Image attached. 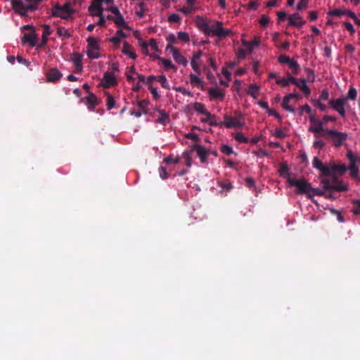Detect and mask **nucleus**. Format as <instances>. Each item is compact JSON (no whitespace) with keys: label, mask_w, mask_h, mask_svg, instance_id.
I'll return each mask as SVG.
<instances>
[{"label":"nucleus","mask_w":360,"mask_h":360,"mask_svg":"<svg viewBox=\"0 0 360 360\" xmlns=\"http://www.w3.org/2000/svg\"><path fill=\"white\" fill-rule=\"evenodd\" d=\"M333 175L330 178H323L321 180L323 188L326 191L334 190L338 192L347 191L348 187L346 185L342 184L336 176V174H344L347 170V166L345 164L333 165Z\"/></svg>","instance_id":"nucleus-1"},{"label":"nucleus","mask_w":360,"mask_h":360,"mask_svg":"<svg viewBox=\"0 0 360 360\" xmlns=\"http://www.w3.org/2000/svg\"><path fill=\"white\" fill-rule=\"evenodd\" d=\"M325 136L328 140L332 142L335 148L341 147L348 138V134L345 132L328 129L325 131Z\"/></svg>","instance_id":"nucleus-2"},{"label":"nucleus","mask_w":360,"mask_h":360,"mask_svg":"<svg viewBox=\"0 0 360 360\" xmlns=\"http://www.w3.org/2000/svg\"><path fill=\"white\" fill-rule=\"evenodd\" d=\"M288 182L290 186L297 187L298 194H306L308 198H311L310 190L312 187L304 179H296L288 177Z\"/></svg>","instance_id":"nucleus-3"},{"label":"nucleus","mask_w":360,"mask_h":360,"mask_svg":"<svg viewBox=\"0 0 360 360\" xmlns=\"http://www.w3.org/2000/svg\"><path fill=\"white\" fill-rule=\"evenodd\" d=\"M207 33H210V35L212 36H216L223 39L230 36L231 34V30L224 28L222 22L217 21L212 24H209Z\"/></svg>","instance_id":"nucleus-4"},{"label":"nucleus","mask_w":360,"mask_h":360,"mask_svg":"<svg viewBox=\"0 0 360 360\" xmlns=\"http://www.w3.org/2000/svg\"><path fill=\"white\" fill-rule=\"evenodd\" d=\"M72 13L70 5L68 3L63 6L56 5L52 9L51 15L53 17H60L66 19L68 15Z\"/></svg>","instance_id":"nucleus-5"},{"label":"nucleus","mask_w":360,"mask_h":360,"mask_svg":"<svg viewBox=\"0 0 360 360\" xmlns=\"http://www.w3.org/2000/svg\"><path fill=\"white\" fill-rule=\"evenodd\" d=\"M345 99L343 98H339L337 99H332L329 101V104L330 106L337 111L339 115L345 118L346 116L345 109Z\"/></svg>","instance_id":"nucleus-6"},{"label":"nucleus","mask_w":360,"mask_h":360,"mask_svg":"<svg viewBox=\"0 0 360 360\" xmlns=\"http://www.w3.org/2000/svg\"><path fill=\"white\" fill-rule=\"evenodd\" d=\"M291 83L295 84L299 88L304 94L306 97H308L311 94V89L307 84V79L304 78L297 79L295 77H290Z\"/></svg>","instance_id":"nucleus-7"},{"label":"nucleus","mask_w":360,"mask_h":360,"mask_svg":"<svg viewBox=\"0 0 360 360\" xmlns=\"http://www.w3.org/2000/svg\"><path fill=\"white\" fill-rule=\"evenodd\" d=\"M225 121L221 122L223 126H225L228 129L231 128H240L243 126V123L236 117H231L227 115H224Z\"/></svg>","instance_id":"nucleus-8"},{"label":"nucleus","mask_w":360,"mask_h":360,"mask_svg":"<svg viewBox=\"0 0 360 360\" xmlns=\"http://www.w3.org/2000/svg\"><path fill=\"white\" fill-rule=\"evenodd\" d=\"M167 50H170L174 60L181 65L186 66L188 63L187 59L181 54L179 50L172 45H167Z\"/></svg>","instance_id":"nucleus-9"},{"label":"nucleus","mask_w":360,"mask_h":360,"mask_svg":"<svg viewBox=\"0 0 360 360\" xmlns=\"http://www.w3.org/2000/svg\"><path fill=\"white\" fill-rule=\"evenodd\" d=\"M46 76L47 82H56L61 79L63 74L56 68H53L47 71Z\"/></svg>","instance_id":"nucleus-10"},{"label":"nucleus","mask_w":360,"mask_h":360,"mask_svg":"<svg viewBox=\"0 0 360 360\" xmlns=\"http://www.w3.org/2000/svg\"><path fill=\"white\" fill-rule=\"evenodd\" d=\"M192 151H195L197 155L200 158V161L202 163H205L207 161L208 152L206 148L201 145H194L192 148Z\"/></svg>","instance_id":"nucleus-11"},{"label":"nucleus","mask_w":360,"mask_h":360,"mask_svg":"<svg viewBox=\"0 0 360 360\" xmlns=\"http://www.w3.org/2000/svg\"><path fill=\"white\" fill-rule=\"evenodd\" d=\"M102 84L104 88L115 86L117 84L115 77L110 72H106L102 79Z\"/></svg>","instance_id":"nucleus-12"},{"label":"nucleus","mask_w":360,"mask_h":360,"mask_svg":"<svg viewBox=\"0 0 360 360\" xmlns=\"http://www.w3.org/2000/svg\"><path fill=\"white\" fill-rule=\"evenodd\" d=\"M288 24L290 26H295L300 28L305 24V21L302 20V17L298 13H295L288 17Z\"/></svg>","instance_id":"nucleus-13"},{"label":"nucleus","mask_w":360,"mask_h":360,"mask_svg":"<svg viewBox=\"0 0 360 360\" xmlns=\"http://www.w3.org/2000/svg\"><path fill=\"white\" fill-rule=\"evenodd\" d=\"M11 6L16 13L25 15V5L21 0H11Z\"/></svg>","instance_id":"nucleus-14"},{"label":"nucleus","mask_w":360,"mask_h":360,"mask_svg":"<svg viewBox=\"0 0 360 360\" xmlns=\"http://www.w3.org/2000/svg\"><path fill=\"white\" fill-rule=\"evenodd\" d=\"M37 40V35L34 33H25L22 38V44H29L30 46L33 47L36 45Z\"/></svg>","instance_id":"nucleus-15"},{"label":"nucleus","mask_w":360,"mask_h":360,"mask_svg":"<svg viewBox=\"0 0 360 360\" xmlns=\"http://www.w3.org/2000/svg\"><path fill=\"white\" fill-rule=\"evenodd\" d=\"M114 18V22L117 27L124 28L126 30H130L129 26L126 23L124 18L121 14V13L116 15Z\"/></svg>","instance_id":"nucleus-16"},{"label":"nucleus","mask_w":360,"mask_h":360,"mask_svg":"<svg viewBox=\"0 0 360 360\" xmlns=\"http://www.w3.org/2000/svg\"><path fill=\"white\" fill-rule=\"evenodd\" d=\"M141 46L142 47L143 51L145 53H146L148 51V46H150L151 50H153L154 51H158L157 42H156L155 39H150L148 44L146 41H143L141 43Z\"/></svg>","instance_id":"nucleus-17"},{"label":"nucleus","mask_w":360,"mask_h":360,"mask_svg":"<svg viewBox=\"0 0 360 360\" xmlns=\"http://www.w3.org/2000/svg\"><path fill=\"white\" fill-rule=\"evenodd\" d=\"M122 52L125 55H128L132 59L136 58V54L133 51L132 46L127 41H124L123 43Z\"/></svg>","instance_id":"nucleus-18"},{"label":"nucleus","mask_w":360,"mask_h":360,"mask_svg":"<svg viewBox=\"0 0 360 360\" xmlns=\"http://www.w3.org/2000/svg\"><path fill=\"white\" fill-rule=\"evenodd\" d=\"M287 77H278L276 80V83L278 85H280L282 87H286L290 85L291 83V80L290 79V77H293V76L288 72H286Z\"/></svg>","instance_id":"nucleus-19"},{"label":"nucleus","mask_w":360,"mask_h":360,"mask_svg":"<svg viewBox=\"0 0 360 360\" xmlns=\"http://www.w3.org/2000/svg\"><path fill=\"white\" fill-rule=\"evenodd\" d=\"M196 23L198 27L204 32L207 36H210V33H207L209 24L202 18L198 17Z\"/></svg>","instance_id":"nucleus-20"},{"label":"nucleus","mask_w":360,"mask_h":360,"mask_svg":"<svg viewBox=\"0 0 360 360\" xmlns=\"http://www.w3.org/2000/svg\"><path fill=\"white\" fill-rule=\"evenodd\" d=\"M103 0H94L91 5L89 7V11L93 13V11H96V12L103 11V8H102V3Z\"/></svg>","instance_id":"nucleus-21"},{"label":"nucleus","mask_w":360,"mask_h":360,"mask_svg":"<svg viewBox=\"0 0 360 360\" xmlns=\"http://www.w3.org/2000/svg\"><path fill=\"white\" fill-rule=\"evenodd\" d=\"M86 105L90 110H94L95 107L98 105L97 98L95 94H90L89 96L86 98Z\"/></svg>","instance_id":"nucleus-22"},{"label":"nucleus","mask_w":360,"mask_h":360,"mask_svg":"<svg viewBox=\"0 0 360 360\" xmlns=\"http://www.w3.org/2000/svg\"><path fill=\"white\" fill-rule=\"evenodd\" d=\"M320 171L325 178H330L333 175V165L324 164Z\"/></svg>","instance_id":"nucleus-23"},{"label":"nucleus","mask_w":360,"mask_h":360,"mask_svg":"<svg viewBox=\"0 0 360 360\" xmlns=\"http://www.w3.org/2000/svg\"><path fill=\"white\" fill-rule=\"evenodd\" d=\"M194 110L200 114L211 117V113L205 108V105L201 103H195Z\"/></svg>","instance_id":"nucleus-24"},{"label":"nucleus","mask_w":360,"mask_h":360,"mask_svg":"<svg viewBox=\"0 0 360 360\" xmlns=\"http://www.w3.org/2000/svg\"><path fill=\"white\" fill-rule=\"evenodd\" d=\"M259 87L256 84H251L248 87L247 91L248 94L250 95L253 98H257L258 96Z\"/></svg>","instance_id":"nucleus-25"},{"label":"nucleus","mask_w":360,"mask_h":360,"mask_svg":"<svg viewBox=\"0 0 360 360\" xmlns=\"http://www.w3.org/2000/svg\"><path fill=\"white\" fill-rule=\"evenodd\" d=\"M259 44V40L255 38L251 41H243V45L245 46L250 52H251L255 47L257 46Z\"/></svg>","instance_id":"nucleus-26"},{"label":"nucleus","mask_w":360,"mask_h":360,"mask_svg":"<svg viewBox=\"0 0 360 360\" xmlns=\"http://www.w3.org/2000/svg\"><path fill=\"white\" fill-rule=\"evenodd\" d=\"M88 42L87 49L98 50L99 46L97 44L98 40L93 37H89L86 39Z\"/></svg>","instance_id":"nucleus-27"},{"label":"nucleus","mask_w":360,"mask_h":360,"mask_svg":"<svg viewBox=\"0 0 360 360\" xmlns=\"http://www.w3.org/2000/svg\"><path fill=\"white\" fill-rule=\"evenodd\" d=\"M71 60L75 67L80 68L82 64V56L79 53L75 52L71 55Z\"/></svg>","instance_id":"nucleus-28"},{"label":"nucleus","mask_w":360,"mask_h":360,"mask_svg":"<svg viewBox=\"0 0 360 360\" xmlns=\"http://www.w3.org/2000/svg\"><path fill=\"white\" fill-rule=\"evenodd\" d=\"M288 65L292 70L293 74L298 75L300 73L301 68L299 63L296 60L291 59Z\"/></svg>","instance_id":"nucleus-29"},{"label":"nucleus","mask_w":360,"mask_h":360,"mask_svg":"<svg viewBox=\"0 0 360 360\" xmlns=\"http://www.w3.org/2000/svg\"><path fill=\"white\" fill-rule=\"evenodd\" d=\"M208 94H210V96H212L214 98L222 99L224 96L223 92L220 89H215V88H210L208 90Z\"/></svg>","instance_id":"nucleus-30"},{"label":"nucleus","mask_w":360,"mask_h":360,"mask_svg":"<svg viewBox=\"0 0 360 360\" xmlns=\"http://www.w3.org/2000/svg\"><path fill=\"white\" fill-rule=\"evenodd\" d=\"M158 111L160 114V117L158 118L156 122L163 125H166L169 121V115L162 110H158Z\"/></svg>","instance_id":"nucleus-31"},{"label":"nucleus","mask_w":360,"mask_h":360,"mask_svg":"<svg viewBox=\"0 0 360 360\" xmlns=\"http://www.w3.org/2000/svg\"><path fill=\"white\" fill-rule=\"evenodd\" d=\"M290 101V100L287 96H284L281 106L284 110L295 113V109L289 105Z\"/></svg>","instance_id":"nucleus-32"},{"label":"nucleus","mask_w":360,"mask_h":360,"mask_svg":"<svg viewBox=\"0 0 360 360\" xmlns=\"http://www.w3.org/2000/svg\"><path fill=\"white\" fill-rule=\"evenodd\" d=\"M314 127H310L309 131L313 133L323 132L325 134L326 129L323 127L322 122H316Z\"/></svg>","instance_id":"nucleus-33"},{"label":"nucleus","mask_w":360,"mask_h":360,"mask_svg":"<svg viewBox=\"0 0 360 360\" xmlns=\"http://www.w3.org/2000/svg\"><path fill=\"white\" fill-rule=\"evenodd\" d=\"M91 15L93 16L99 17V20L97 22V25L100 27H105V17L104 16L103 12L100 11L99 12L92 13Z\"/></svg>","instance_id":"nucleus-34"},{"label":"nucleus","mask_w":360,"mask_h":360,"mask_svg":"<svg viewBox=\"0 0 360 360\" xmlns=\"http://www.w3.org/2000/svg\"><path fill=\"white\" fill-rule=\"evenodd\" d=\"M357 96V91L356 89L354 87H350L347 95L346 97H344L343 98L345 99V101L348 100H355Z\"/></svg>","instance_id":"nucleus-35"},{"label":"nucleus","mask_w":360,"mask_h":360,"mask_svg":"<svg viewBox=\"0 0 360 360\" xmlns=\"http://www.w3.org/2000/svg\"><path fill=\"white\" fill-rule=\"evenodd\" d=\"M191 84L194 86H198L202 84V80L194 74L190 75Z\"/></svg>","instance_id":"nucleus-36"},{"label":"nucleus","mask_w":360,"mask_h":360,"mask_svg":"<svg viewBox=\"0 0 360 360\" xmlns=\"http://www.w3.org/2000/svg\"><path fill=\"white\" fill-rule=\"evenodd\" d=\"M289 169H288V167L286 164H282L281 165V167L279 169V174H280V176L284 177V178H287V179H288L289 176Z\"/></svg>","instance_id":"nucleus-37"},{"label":"nucleus","mask_w":360,"mask_h":360,"mask_svg":"<svg viewBox=\"0 0 360 360\" xmlns=\"http://www.w3.org/2000/svg\"><path fill=\"white\" fill-rule=\"evenodd\" d=\"M106 96L107 109L110 110L115 107V102L113 96L111 94H110L109 93H106Z\"/></svg>","instance_id":"nucleus-38"},{"label":"nucleus","mask_w":360,"mask_h":360,"mask_svg":"<svg viewBox=\"0 0 360 360\" xmlns=\"http://www.w3.org/2000/svg\"><path fill=\"white\" fill-rule=\"evenodd\" d=\"M157 81H158L160 83L161 86L164 89H170L169 83L167 82V79L165 75L157 76Z\"/></svg>","instance_id":"nucleus-39"},{"label":"nucleus","mask_w":360,"mask_h":360,"mask_svg":"<svg viewBox=\"0 0 360 360\" xmlns=\"http://www.w3.org/2000/svg\"><path fill=\"white\" fill-rule=\"evenodd\" d=\"M57 34L60 37H64L67 39H68L71 37V34L69 33V32L65 27H58Z\"/></svg>","instance_id":"nucleus-40"},{"label":"nucleus","mask_w":360,"mask_h":360,"mask_svg":"<svg viewBox=\"0 0 360 360\" xmlns=\"http://www.w3.org/2000/svg\"><path fill=\"white\" fill-rule=\"evenodd\" d=\"M352 205H353V208H352V211L354 213V214H355V215L360 214V200H353Z\"/></svg>","instance_id":"nucleus-41"},{"label":"nucleus","mask_w":360,"mask_h":360,"mask_svg":"<svg viewBox=\"0 0 360 360\" xmlns=\"http://www.w3.org/2000/svg\"><path fill=\"white\" fill-rule=\"evenodd\" d=\"M157 58L160 59L164 67L169 70L174 68V65L172 64V62L169 59L162 58L160 57H157Z\"/></svg>","instance_id":"nucleus-42"},{"label":"nucleus","mask_w":360,"mask_h":360,"mask_svg":"<svg viewBox=\"0 0 360 360\" xmlns=\"http://www.w3.org/2000/svg\"><path fill=\"white\" fill-rule=\"evenodd\" d=\"M235 139L240 143H248L249 139L245 137L241 132H237L234 136Z\"/></svg>","instance_id":"nucleus-43"},{"label":"nucleus","mask_w":360,"mask_h":360,"mask_svg":"<svg viewBox=\"0 0 360 360\" xmlns=\"http://www.w3.org/2000/svg\"><path fill=\"white\" fill-rule=\"evenodd\" d=\"M180 161V158L179 157L174 158L172 155H169L164 159V162L169 164H176Z\"/></svg>","instance_id":"nucleus-44"},{"label":"nucleus","mask_w":360,"mask_h":360,"mask_svg":"<svg viewBox=\"0 0 360 360\" xmlns=\"http://www.w3.org/2000/svg\"><path fill=\"white\" fill-rule=\"evenodd\" d=\"M221 151L227 155H231L234 153L233 148L229 145H222L221 147Z\"/></svg>","instance_id":"nucleus-45"},{"label":"nucleus","mask_w":360,"mask_h":360,"mask_svg":"<svg viewBox=\"0 0 360 360\" xmlns=\"http://www.w3.org/2000/svg\"><path fill=\"white\" fill-rule=\"evenodd\" d=\"M347 158L350 162V164H356V162L359 160L358 157L353 153L352 150L347 151Z\"/></svg>","instance_id":"nucleus-46"},{"label":"nucleus","mask_w":360,"mask_h":360,"mask_svg":"<svg viewBox=\"0 0 360 360\" xmlns=\"http://www.w3.org/2000/svg\"><path fill=\"white\" fill-rule=\"evenodd\" d=\"M348 169L349 170L350 175L353 178H356L358 176L359 169L356 166V164H350V165H349Z\"/></svg>","instance_id":"nucleus-47"},{"label":"nucleus","mask_w":360,"mask_h":360,"mask_svg":"<svg viewBox=\"0 0 360 360\" xmlns=\"http://www.w3.org/2000/svg\"><path fill=\"white\" fill-rule=\"evenodd\" d=\"M86 54L91 59H96L100 57V54L98 52V50L87 49Z\"/></svg>","instance_id":"nucleus-48"},{"label":"nucleus","mask_w":360,"mask_h":360,"mask_svg":"<svg viewBox=\"0 0 360 360\" xmlns=\"http://www.w3.org/2000/svg\"><path fill=\"white\" fill-rule=\"evenodd\" d=\"M178 39L184 42H188L190 41L189 35L185 32H179L177 34Z\"/></svg>","instance_id":"nucleus-49"},{"label":"nucleus","mask_w":360,"mask_h":360,"mask_svg":"<svg viewBox=\"0 0 360 360\" xmlns=\"http://www.w3.org/2000/svg\"><path fill=\"white\" fill-rule=\"evenodd\" d=\"M312 103L314 106L317 107L321 111H326L327 109V107L325 104L322 103L320 100H313Z\"/></svg>","instance_id":"nucleus-50"},{"label":"nucleus","mask_w":360,"mask_h":360,"mask_svg":"<svg viewBox=\"0 0 360 360\" xmlns=\"http://www.w3.org/2000/svg\"><path fill=\"white\" fill-rule=\"evenodd\" d=\"M208 118H210L209 124L212 127L215 126H223V124L221 122H217V117L214 115L211 114V117L208 116Z\"/></svg>","instance_id":"nucleus-51"},{"label":"nucleus","mask_w":360,"mask_h":360,"mask_svg":"<svg viewBox=\"0 0 360 360\" xmlns=\"http://www.w3.org/2000/svg\"><path fill=\"white\" fill-rule=\"evenodd\" d=\"M291 58L289 56H287L285 54H281L278 58V61L281 64H288L289 62H290Z\"/></svg>","instance_id":"nucleus-52"},{"label":"nucleus","mask_w":360,"mask_h":360,"mask_svg":"<svg viewBox=\"0 0 360 360\" xmlns=\"http://www.w3.org/2000/svg\"><path fill=\"white\" fill-rule=\"evenodd\" d=\"M312 165L314 168L321 170L324 164L317 157H314Z\"/></svg>","instance_id":"nucleus-53"},{"label":"nucleus","mask_w":360,"mask_h":360,"mask_svg":"<svg viewBox=\"0 0 360 360\" xmlns=\"http://www.w3.org/2000/svg\"><path fill=\"white\" fill-rule=\"evenodd\" d=\"M328 14L331 16L341 17L342 15H345V10L333 9L330 11Z\"/></svg>","instance_id":"nucleus-54"},{"label":"nucleus","mask_w":360,"mask_h":360,"mask_svg":"<svg viewBox=\"0 0 360 360\" xmlns=\"http://www.w3.org/2000/svg\"><path fill=\"white\" fill-rule=\"evenodd\" d=\"M181 20V18L179 14L173 13L168 17V21L169 22L176 23Z\"/></svg>","instance_id":"nucleus-55"},{"label":"nucleus","mask_w":360,"mask_h":360,"mask_svg":"<svg viewBox=\"0 0 360 360\" xmlns=\"http://www.w3.org/2000/svg\"><path fill=\"white\" fill-rule=\"evenodd\" d=\"M305 70L307 73V80L314 82L315 80V75L314 70L310 68H306Z\"/></svg>","instance_id":"nucleus-56"},{"label":"nucleus","mask_w":360,"mask_h":360,"mask_svg":"<svg viewBox=\"0 0 360 360\" xmlns=\"http://www.w3.org/2000/svg\"><path fill=\"white\" fill-rule=\"evenodd\" d=\"M270 21V19L268 16L266 15H262L260 19H259V24L262 27H266Z\"/></svg>","instance_id":"nucleus-57"},{"label":"nucleus","mask_w":360,"mask_h":360,"mask_svg":"<svg viewBox=\"0 0 360 360\" xmlns=\"http://www.w3.org/2000/svg\"><path fill=\"white\" fill-rule=\"evenodd\" d=\"M274 136H275L278 139H284L286 136V134L283 132L281 129H276Z\"/></svg>","instance_id":"nucleus-58"},{"label":"nucleus","mask_w":360,"mask_h":360,"mask_svg":"<svg viewBox=\"0 0 360 360\" xmlns=\"http://www.w3.org/2000/svg\"><path fill=\"white\" fill-rule=\"evenodd\" d=\"M191 65L193 70L195 72L200 73V72H201L200 67V65L198 63L197 60H191Z\"/></svg>","instance_id":"nucleus-59"},{"label":"nucleus","mask_w":360,"mask_h":360,"mask_svg":"<svg viewBox=\"0 0 360 360\" xmlns=\"http://www.w3.org/2000/svg\"><path fill=\"white\" fill-rule=\"evenodd\" d=\"M329 98V93L328 90L323 89L320 94L319 98L318 100H320V101H327Z\"/></svg>","instance_id":"nucleus-60"},{"label":"nucleus","mask_w":360,"mask_h":360,"mask_svg":"<svg viewBox=\"0 0 360 360\" xmlns=\"http://www.w3.org/2000/svg\"><path fill=\"white\" fill-rule=\"evenodd\" d=\"M309 0H300L299 3L297 5V10H303L307 8Z\"/></svg>","instance_id":"nucleus-61"},{"label":"nucleus","mask_w":360,"mask_h":360,"mask_svg":"<svg viewBox=\"0 0 360 360\" xmlns=\"http://www.w3.org/2000/svg\"><path fill=\"white\" fill-rule=\"evenodd\" d=\"M159 174H160V178L162 179H166L168 178V173L167 172V169L163 167H160Z\"/></svg>","instance_id":"nucleus-62"},{"label":"nucleus","mask_w":360,"mask_h":360,"mask_svg":"<svg viewBox=\"0 0 360 360\" xmlns=\"http://www.w3.org/2000/svg\"><path fill=\"white\" fill-rule=\"evenodd\" d=\"M344 26L350 32L352 35L354 34V33L355 32V30L352 23H350L349 22H345Z\"/></svg>","instance_id":"nucleus-63"},{"label":"nucleus","mask_w":360,"mask_h":360,"mask_svg":"<svg viewBox=\"0 0 360 360\" xmlns=\"http://www.w3.org/2000/svg\"><path fill=\"white\" fill-rule=\"evenodd\" d=\"M326 143L322 140H316L314 142L313 146L316 148L322 149Z\"/></svg>","instance_id":"nucleus-64"}]
</instances>
